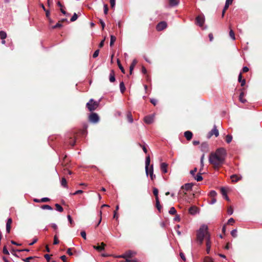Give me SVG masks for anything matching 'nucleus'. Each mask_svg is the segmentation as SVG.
Wrapping results in <instances>:
<instances>
[{
	"instance_id": "nucleus-1",
	"label": "nucleus",
	"mask_w": 262,
	"mask_h": 262,
	"mask_svg": "<svg viewBox=\"0 0 262 262\" xmlns=\"http://www.w3.org/2000/svg\"><path fill=\"white\" fill-rule=\"evenodd\" d=\"M227 152L224 148H217L214 152L210 154L209 162L214 165L215 168H219L225 162Z\"/></svg>"
},
{
	"instance_id": "nucleus-2",
	"label": "nucleus",
	"mask_w": 262,
	"mask_h": 262,
	"mask_svg": "<svg viewBox=\"0 0 262 262\" xmlns=\"http://www.w3.org/2000/svg\"><path fill=\"white\" fill-rule=\"evenodd\" d=\"M208 227L205 224L202 225L200 228L196 231V240L199 245H202L204 237H206L210 235L208 232Z\"/></svg>"
},
{
	"instance_id": "nucleus-3",
	"label": "nucleus",
	"mask_w": 262,
	"mask_h": 262,
	"mask_svg": "<svg viewBox=\"0 0 262 262\" xmlns=\"http://www.w3.org/2000/svg\"><path fill=\"white\" fill-rule=\"evenodd\" d=\"M150 162V156L149 155H148L145 159V172L147 176H148V174L149 176H150V174H154V168L152 165L151 166L150 169H149Z\"/></svg>"
},
{
	"instance_id": "nucleus-4",
	"label": "nucleus",
	"mask_w": 262,
	"mask_h": 262,
	"mask_svg": "<svg viewBox=\"0 0 262 262\" xmlns=\"http://www.w3.org/2000/svg\"><path fill=\"white\" fill-rule=\"evenodd\" d=\"M98 105L99 102L95 101L93 99H91L90 101L86 103V107L91 112L95 110Z\"/></svg>"
},
{
	"instance_id": "nucleus-5",
	"label": "nucleus",
	"mask_w": 262,
	"mask_h": 262,
	"mask_svg": "<svg viewBox=\"0 0 262 262\" xmlns=\"http://www.w3.org/2000/svg\"><path fill=\"white\" fill-rule=\"evenodd\" d=\"M89 120L92 123H96L99 120V117L96 113H93L89 116Z\"/></svg>"
},
{
	"instance_id": "nucleus-6",
	"label": "nucleus",
	"mask_w": 262,
	"mask_h": 262,
	"mask_svg": "<svg viewBox=\"0 0 262 262\" xmlns=\"http://www.w3.org/2000/svg\"><path fill=\"white\" fill-rule=\"evenodd\" d=\"M167 27V24L165 21H161L158 24L156 29L158 31H162Z\"/></svg>"
},
{
	"instance_id": "nucleus-7",
	"label": "nucleus",
	"mask_w": 262,
	"mask_h": 262,
	"mask_svg": "<svg viewBox=\"0 0 262 262\" xmlns=\"http://www.w3.org/2000/svg\"><path fill=\"white\" fill-rule=\"evenodd\" d=\"M205 21V18L203 16H198L196 17V23L200 27H202Z\"/></svg>"
},
{
	"instance_id": "nucleus-8",
	"label": "nucleus",
	"mask_w": 262,
	"mask_h": 262,
	"mask_svg": "<svg viewBox=\"0 0 262 262\" xmlns=\"http://www.w3.org/2000/svg\"><path fill=\"white\" fill-rule=\"evenodd\" d=\"M209 137L212 136V135H214L216 137L219 136V132L215 125L213 126V128L209 132Z\"/></svg>"
},
{
	"instance_id": "nucleus-9",
	"label": "nucleus",
	"mask_w": 262,
	"mask_h": 262,
	"mask_svg": "<svg viewBox=\"0 0 262 262\" xmlns=\"http://www.w3.org/2000/svg\"><path fill=\"white\" fill-rule=\"evenodd\" d=\"M154 119V115H149L144 117V122L147 124H151L153 122Z\"/></svg>"
},
{
	"instance_id": "nucleus-10",
	"label": "nucleus",
	"mask_w": 262,
	"mask_h": 262,
	"mask_svg": "<svg viewBox=\"0 0 262 262\" xmlns=\"http://www.w3.org/2000/svg\"><path fill=\"white\" fill-rule=\"evenodd\" d=\"M211 248V241H210V235H209L206 237V251L207 253H209Z\"/></svg>"
},
{
	"instance_id": "nucleus-11",
	"label": "nucleus",
	"mask_w": 262,
	"mask_h": 262,
	"mask_svg": "<svg viewBox=\"0 0 262 262\" xmlns=\"http://www.w3.org/2000/svg\"><path fill=\"white\" fill-rule=\"evenodd\" d=\"M12 222V220L11 218H9L7 219L6 223V232L8 233H9L11 229V225Z\"/></svg>"
},
{
	"instance_id": "nucleus-12",
	"label": "nucleus",
	"mask_w": 262,
	"mask_h": 262,
	"mask_svg": "<svg viewBox=\"0 0 262 262\" xmlns=\"http://www.w3.org/2000/svg\"><path fill=\"white\" fill-rule=\"evenodd\" d=\"M192 186L193 185L192 183H186L181 186V189H184L186 191H188L191 189Z\"/></svg>"
},
{
	"instance_id": "nucleus-13",
	"label": "nucleus",
	"mask_w": 262,
	"mask_h": 262,
	"mask_svg": "<svg viewBox=\"0 0 262 262\" xmlns=\"http://www.w3.org/2000/svg\"><path fill=\"white\" fill-rule=\"evenodd\" d=\"M198 212V208L196 206H191L189 209V213L192 215H194Z\"/></svg>"
},
{
	"instance_id": "nucleus-14",
	"label": "nucleus",
	"mask_w": 262,
	"mask_h": 262,
	"mask_svg": "<svg viewBox=\"0 0 262 262\" xmlns=\"http://www.w3.org/2000/svg\"><path fill=\"white\" fill-rule=\"evenodd\" d=\"M167 166H168V165L166 163L163 162L161 164V166H160L161 170L164 173H166L167 172Z\"/></svg>"
},
{
	"instance_id": "nucleus-15",
	"label": "nucleus",
	"mask_w": 262,
	"mask_h": 262,
	"mask_svg": "<svg viewBox=\"0 0 262 262\" xmlns=\"http://www.w3.org/2000/svg\"><path fill=\"white\" fill-rule=\"evenodd\" d=\"M192 135H193L192 132L189 130L186 131L184 133V136L186 138V139L188 141L192 139Z\"/></svg>"
},
{
	"instance_id": "nucleus-16",
	"label": "nucleus",
	"mask_w": 262,
	"mask_h": 262,
	"mask_svg": "<svg viewBox=\"0 0 262 262\" xmlns=\"http://www.w3.org/2000/svg\"><path fill=\"white\" fill-rule=\"evenodd\" d=\"M105 246L106 245L104 243H101V246H94L93 248L98 251H101L104 249Z\"/></svg>"
},
{
	"instance_id": "nucleus-17",
	"label": "nucleus",
	"mask_w": 262,
	"mask_h": 262,
	"mask_svg": "<svg viewBox=\"0 0 262 262\" xmlns=\"http://www.w3.org/2000/svg\"><path fill=\"white\" fill-rule=\"evenodd\" d=\"M208 144L206 142L202 143L200 146V149L203 152H206L208 150Z\"/></svg>"
},
{
	"instance_id": "nucleus-18",
	"label": "nucleus",
	"mask_w": 262,
	"mask_h": 262,
	"mask_svg": "<svg viewBox=\"0 0 262 262\" xmlns=\"http://www.w3.org/2000/svg\"><path fill=\"white\" fill-rule=\"evenodd\" d=\"M230 178L233 182H237L242 179L241 176H238L236 174H233L231 176Z\"/></svg>"
},
{
	"instance_id": "nucleus-19",
	"label": "nucleus",
	"mask_w": 262,
	"mask_h": 262,
	"mask_svg": "<svg viewBox=\"0 0 262 262\" xmlns=\"http://www.w3.org/2000/svg\"><path fill=\"white\" fill-rule=\"evenodd\" d=\"M109 80L111 82H114L116 80L115 73L113 70H111L110 76H109Z\"/></svg>"
},
{
	"instance_id": "nucleus-20",
	"label": "nucleus",
	"mask_w": 262,
	"mask_h": 262,
	"mask_svg": "<svg viewBox=\"0 0 262 262\" xmlns=\"http://www.w3.org/2000/svg\"><path fill=\"white\" fill-rule=\"evenodd\" d=\"M169 6L170 7H173L177 6L179 4V2L178 0H169Z\"/></svg>"
},
{
	"instance_id": "nucleus-21",
	"label": "nucleus",
	"mask_w": 262,
	"mask_h": 262,
	"mask_svg": "<svg viewBox=\"0 0 262 262\" xmlns=\"http://www.w3.org/2000/svg\"><path fill=\"white\" fill-rule=\"evenodd\" d=\"M137 63V61L136 59H135L133 60L132 63L129 67L130 74H132V71H133V69H134V67H135Z\"/></svg>"
},
{
	"instance_id": "nucleus-22",
	"label": "nucleus",
	"mask_w": 262,
	"mask_h": 262,
	"mask_svg": "<svg viewBox=\"0 0 262 262\" xmlns=\"http://www.w3.org/2000/svg\"><path fill=\"white\" fill-rule=\"evenodd\" d=\"M156 207H157V209L158 210V211L159 212H160L161 211V209L162 208V206L160 205V201H159V198H156Z\"/></svg>"
},
{
	"instance_id": "nucleus-23",
	"label": "nucleus",
	"mask_w": 262,
	"mask_h": 262,
	"mask_svg": "<svg viewBox=\"0 0 262 262\" xmlns=\"http://www.w3.org/2000/svg\"><path fill=\"white\" fill-rule=\"evenodd\" d=\"M232 2L233 0H226L223 10H226L228 8L229 5L232 4Z\"/></svg>"
},
{
	"instance_id": "nucleus-24",
	"label": "nucleus",
	"mask_w": 262,
	"mask_h": 262,
	"mask_svg": "<svg viewBox=\"0 0 262 262\" xmlns=\"http://www.w3.org/2000/svg\"><path fill=\"white\" fill-rule=\"evenodd\" d=\"M193 178L198 182L201 181L203 180V177L200 172L198 173L195 176H194Z\"/></svg>"
},
{
	"instance_id": "nucleus-25",
	"label": "nucleus",
	"mask_w": 262,
	"mask_h": 262,
	"mask_svg": "<svg viewBox=\"0 0 262 262\" xmlns=\"http://www.w3.org/2000/svg\"><path fill=\"white\" fill-rule=\"evenodd\" d=\"M119 86H120V92H121L122 94H123L125 90V87L124 82L123 81H122L120 83Z\"/></svg>"
},
{
	"instance_id": "nucleus-26",
	"label": "nucleus",
	"mask_w": 262,
	"mask_h": 262,
	"mask_svg": "<svg viewBox=\"0 0 262 262\" xmlns=\"http://www.w3.org/2000/svg\"><path fill=\"white\" fill-rule=\"evenodd\" d=\"M125 254H126V259H130L132 258V255L135 253L133 252L132 251H128L126 252Z\"/></svg>"
},
{
	"instance_id": "nucleus-27",
	"label": "nucleus",
	"mask_w": 262,
	"mask_h": 262,
	"mask_svg": "<svg viewBox=\"0 0 262 262\" xmlns=\"http://www.w3.org/2000/svg\"><path fill=\"white\" fill-rule=\"evenodd\" d=\"M244 96V93L243 92H242L240 93L239 96V100L242 103H245L246 102V100L245 99L243 98V97Z\"/></svg>"
},
{
	"instance_id": "nucleus-28",
	"label": "nucleus",
	"mask_w": 262,
	"mask_h": 262,
	"mask_svg": "<svg viewBox=\"0 0 262 262\" xmlns=\"http://www.w3.org/2000/svg\"><path fill=\"white\" fill-rule=\"evenodd\" d=\"M7 37V33L4 31H0V38L2 40L5 39Z\"/></svg>"
},
{
	"instance_id": "nucleus-29",
	"label": "nucleus",
	"mask_w": 262,
	"mask_h": 262,
	"mask_svg": "<svg viewBox=\"0 0 262 262\" xmlns=\"http://www.w3.org/2000/svg\"><path fill=\"white\" fill-rule=\"evenodd\" d=\"M61 185L64 188H67V182L65 178H62L61 180Z\"/></svg>"
},
{
	"instance_id": "nucleus-30",
	"label": "nucleus",
	"mask_w": 262,
	"mask_h": 262,
	"mask_svg": "<svg viewBox=\"0 0 262 262\" xmlns=\"http://www.w3.org/2000/svg\"><path fill=\"white\" fill-rule=\"evenodd\" d=\"M127 118L128 120V121L132 123L133 122V118L132 115V114L130 112H128L127 114Z\"/></svg>"
},
{
	"instance_id": "nucleus-31",
	"label": "nucleus",
	"mask_w": 262,
	"mask_h": 262,
	"mask_svg": "<svg viewBox=\"0 0 262 262\" xmlns=\"http://www.w3.org/2000/svg\"><path fill=\"white\" fill-rule=\"evenodd\" d=\"M232 140V136L231 135H227L226 136V141L227 143H230Z\"/></svg>"
},
{
	"instance_id": "nucleus-32",
	"label": "nucleus",
	"mask_w": 262,
	"mask_h": 262,
	"mask_svg": "<svg viewBox=\"0 0 262 262\" xmlns=\"http://www.w3.org/2000/svg\"><path fill=\"white\" fill-rule=\"evenodd\" d=\"M116 38L115 36L111 35V39H110V46H112L115 41H116Z\"/></svg>"
},
{
	"instance_id": "nucleus-33",
	"label": "nucleus",
	"mask_w": 262,
	"mask_h": 262,
	"mask_svg": "<svg viewBox=\"0 0 262 262\" xmlns=\"http://www.w3.org/2000/svg\"><path fill=\"white\" fill-rule=\"evenodd\" d=\"M55 207H56V209L57 211H59L60 212H61L63 211V208L59 204H55Z\"/></svg>"
},
{
	"instance_id": "nucleus-34",
	"label": "nucleus",
	"mask_w": 262,
	"mask_h": 262,
	"mask_svg": "<svg viewBox=\"0 0 262 262\" xmlns=\"http://www.w3.org/2000/svg\"><path fill=\"white\" fill-rule=\"evenodd\" d=\"M169 214H172V215H173V214H176L177 213V210L176 209H175L174 207H172L170 208V210L169 211Z\"/></svg>"
},
{
	"instance_id": "nucleus-35",
	"label": "nucleus",
	"mask_w": 262,
	"mask_h": 262,
	"mask_svg": "<svg viewBox=\"0 0 262 262\" xmlns=\"http://www.w3.org/2000/svg\"><path fill=\"white\" fill-rule=\"evenodd\" d=\"M209 196L211 197L212 198H215L216 195H217V193L214 190H211L209 192Z\"/></svg>"
},
{
	"instance_id": "nucleus-36",
	"label": "nucleus",
	"mask_w": 262,
	"mask_h": 262,
	"mask_svg": "<svg viewBox=\"0 0 262 262\" xmlns=\"http://www.w3.org/2000/svg\"><path fill=\"white\" fill-rule=\"evenodd\" d=\"M41 208L42 209H48L50 210H52L53 209L52 207L48 205H43L41 207Z\"/></svg>"
},
{
	"instance_id": "nucleus-37",
	"label": "nucleus",
	"mask_w": 262,
	"mask_h": 262,
	"mask_svg": "<svg viewBox=\"0 0 262 262\" xmlns=\"http://www.w3.org/2000/svg\"><path fill=\"white\" fill-rule=\"evenodd\" d=\"M229 36L232 39V40H234L235 39L234 33L232 29H230L229 31Z\"/></svg>"
},
{
	"instance_id": "nucleus-38",
	"label": "nucleus",
	"mask_w": 262,
	"mask_h": 262,
	"mask_svg": "<svg viewBox=\"0 0 262 262\" xmlns=\"http://www.w3.org/2000/svg\"><path fill=\"white\" fill-rule=\"evenodd\" d=\"M117 63H118V67H119V69H120V70L121 71V72L123 73H125V70H124L123 67H122V66L121 65V64L120 63V62L119 60H117Z\"/></svg>"
},
{
	"instance_id": "nucleus-39",
	"label": "nucleus",
	"mask_w": 262,
	"mask_h": 262,
	"mask_svg": "<svg viewBox=\"0 0 262 262\" xmlns=\"http://www.w3.org/2000/svg\"><path fill=\"white\" fill-rule=\"evenodd\" d=\"M153 193L154 195L155 196L156 199L159 198L158 197V189L156 188H153Z\"/></svg>"
},
{
	"instance_id": "nucleus-40",
	"label": "nucleus",
	"mask_w": 262,
	"mask_h": 262,
	"mask_svg": "<svg viewBox=\"0 0 262 262\" xmlns=\"http://www.w3.org/2000/svg\"><path fill=\"white\" fill-rule=\"evenodd\" d=\"M78 18V16L76 13H74L72 17L71 18V21H75Z\"/></svg>"
},
{
	"instance_id": "nucleus-41",
	"label": "nucleus",
	"mask_w": 262,
	"mask_h": 262,
	"mask_svg": "<svg viewBox=\"0 0 262 262\" xmlns=\"http://www.w3.org/2000/svg\"><path fill=\"white\" fill-rule=\"evenodd\" d=\"M103 8H104V14L106 15L108 13V10L107 5L106 4H104Z\"/></svg>"
},
{
	"instance_id": "nucleus-42",
	"label": "nucleus",
	"mask_w": 262,
	"mask_h": 262,
	"mask_svg": "<svg viewBox=\"0 0 262 262\" xmlns=\"http://www.w3.org/2000/svg\"><path fill=\"white\" fill-rule=\"evenodd\" d=\"M227 213L229 215H232L233 213V209L231 206L228 207L227 209Z\"/></svg>"
},
{
	"instance_id": "nucleus-43",
	"label": "nucleus",
	"mask_w": 262,
	"mask_h": 262,
	"mask_svg": "<svg viewBox=\"0 0 262 262\" xmlns=\"http://www.w3.org/2000/svg\"><path fill=\"white\" fill-rule=\"evenodd\" d=\"M62 26V25L60 23V21H59L55 25L53 26L52 28V29H56L57 28H60Z\"/></svg>"
},
{
	"instance_id": "nucleus-44",
	"label": "nucleus",
	"mask_w": 262,
	"mask_h": 262,
	"mask_svg": "<svg viewBox=\"0 0 262 262\" xmlns=\"http://www.w3.org/2000/svg\"><path fill=\"white\" fill-rule=\"evenodd\" d=\"M231 235L234 237H235L237 236V230L236 229H233L231 231Z\"/></svg>"
},
{
	"instance_id": "nucleus-45",
	"label": "nucleus",
	"mask_w": 262,
	"mask_h": 262,
	"mask_svg": "<svg viewBox=\"0 0 262 262\" xmlns=\"http://www.w3.org/2000/svg\"><path fill=\"white\" fill-rule=\"evenodd\" d=\"M221 191V193L223 196H226L227 195V191L224 188H222Z\"/></svg>"
},
{
	"instance_id": "nucleus-46",
	"label": "nucleus",
	"mask_w": 262,
	"mask_h": 262,
	"mask_svg": "<svg viewBox=\"0 0 262 262\" xmlns=\"http://www.w3.org/2000/svg\"><path fill=\"white\" fill-rule=\"evenodd\" d=\"M59 241L58 239V237H57V235H55L54 236V243H53V244L54 245H57V244H58L59 243Z\"/></svg>"
},
{
	"instance_id": "nucleus-47",
	"label": "nucleus",
	"mask_w": 262,
	"mask_h": 262,
	"mask_svg": "<svg viewBox=\"0 0 262 262\" xmlns=\"http://www.w3.org/2000/svg\"><path fill=\"white\" fill-rule=\"evenodd\" d=\"M75 139H70V141H69V144L71 145V146H74L75 144Z\"/></svg>"
},
{
	"instance_id": "nucleus-48",
	"label": "nucleus",
	"mask_w": 262,
	"mask_h": 262,
	"mask_svg": "<svg viewBox=\"0 0 262 262\" xmlns=\"http://www.w3.org/2000/svg\"><path fill=\"white\" fill-rule=\"evenodd\" d=\"M99 53V50H96L93 55V58H96L97 57H98Z\"/></svg>"
},
{
	"instance_id": "nucleus-49",
	"label": "nucleus",
	"mask_w": 262,
	"mask_h": 262,
	"mask_svg": "<svg viewBox=\"0 0 262 262\" xmlns=\"http://www.w3.org/2000/svg\"><path fill=\"white\" fill-rule=\"evenodd\" d=\"M99 23L101 25L102 29L103 30L105 27V23L102 19H99Z\"/></svg>"
},
{
	"instance_id": "nucleus-50",
	"label": "nucleus",
	"mask_w": 262,
	"mask_h": 262,
	"mask_svg": "<svg viewBox=\"0 0 262 262\" xmlns=\"http://www.w3.org/2000/svg\"><path fill=\"white\" fill-rule=\"evenodd\" d=\"M197 171V168L195 167L193 169L191 170L190 171V174L193 176L194 177L195 176V173Z\"/></svg>"
},
{
	"instance_id": "nucleus-51",
	"label": "nucleus",
	"mask_w": 262,
	"mask_h": 262,
	"mask_svg": "<svg viewBox=\"0 0 262 262\" xmlns=\"http://www.w3.org/2000/svg\"><path fill=\"white\" fill-rule=\"evenodd\" d=\"M80 234L81 236L84 239H86V232L84 231H82L81 232Z\"/></svg>"
},
{
	"instance_id": "nucleus-52",
	"label": "nucleus",
	"mask_w": 262,
	"mask_h": 262,
	"mask_svg": "<svg viewBox=\"0 0 262 262\" xmlns=\"http://www.w3.org/2000/svg\"><path fill=\"white\" fill-rule=\"evenodd\" d=\"M3 252L6 255H9V252L8 250L7 249L6 246H5L3 248Z\"/></svg>"
},
{
	"instance_id": "nucleus-53",
	"label": "nucleus",
	"mask_w": 262,
	"mask_h": 262,
	"mask_svg": "<svg viewBox=\"0 0 262 262\" xmlns=\"http://www.w3.org/2000/svg\"><path fill=\"white\" fill-rule=\"evenodd\" d=\"M82 193H83L82 190H78L76 191L75 192H74L73 193H71V195H76V194H78Z\"/></svg>"
},
{
	"instance_id": "nucleus-54",
	"label": "nucleus",
	"mask_w": 262,
	"mask_h": 262,
	"mask_svg": "<svg viewBox=\"0 0 262 262\" xmlns=\"http://www.w3.org/2000/svg\"><path fill=\"white\" fill-rule=\"evenodd\" d=\"M116 0H110L111 7L113 8L115 6Z\"/></svg>"
},
{
	"instance_id": "nucleus-55",
	"label": "nucleus",
	"mask_w": 262,
	"mask_h": 262,
	"mask_svg": "<svg viewBox=\"0 0 262 262\" xmlns=\"http://www.w3.org/2000/svg\"><path fill=\"white\" fill-rule=\"evenodd\" d=\"M52 227L55 230H56V232H57V229H58V227H57V226L56 224L55 223H52L51 224Z\"/></svg>"
},
{
	"instance_id": "nucleus-56",
	"label": "nucleus",
	"mask_w": 262,
	"mask_h": 262,
	"mask_svg": "<svg viewBox=\"0 0 262 262\" xmlns=\"http://www.w3.org/2000/svg\"><path fill=\"white\" fill-rule=\"evenodd\" d=\"M150 101L154 105H156L157 103V100L154 98L150 99Z\"/></svg>"
},
{
	"instance_id": "nucleus-57",
	"label": "nucleus",
	"mask_w": 262,
	"mask_h": 262,
	"mask_svg": "<svg viewBox=\"0 0 262 262\" xmlns=\"http://www.w3.org/2000/svg\"><path fill=\"white\" fill-rule=\"evenodd\" d=\"M173 220L175 221L180 222V216L179 215L177 214L174 218L173 219Z\"/></svg>"
},
{
	"instance_id": "nucleus-58",
	"label": "nucleus",
	"mask_w": 262,
	"mask_h": 262,
	"mask_svg": "<svg viewBox=\"0 0 262 262\" xmlns=\"http://www.w3.org/2000/svg\"><path fill=\"white\" fill-rule=\"evenodd\" d=\"M50 201V199L48 198H43L40 200L41 202H46Z\"/></svg>"
},
{
	"instance_id": "nucleus-59",
	"label": "nucleus",
	"mask_w": 262,
	"mask_h": 262,
	"mask_svg": "<svg viewBox=\"0 0 262 262\" xmlns=\"http://www.w3.org/2000/svg\"><path fill=\"white\" fill-rule=\"evenodd\" d=\"M33 258V257L32 256H30V257H28L27 258H26L25 259H23V260L25 261V262H30V260L32 259Z\"/></svg>"
},
{
	"instance_id": "nucleus-60",
	"label": "nucleus",
	"mask_w": 262,
	"mask_h": 262,
	"mask_svg": "<svg viewBox=\"0 0 262 262\" xmlns=\"http://www.w3.org/2000/svg\"><path fill=\"white\" fill-rule=\"evenodd\" d=\"M67 218H68V221H69L70 223L72 224L73 223V221L71 215H68L67 216Z\"/></svg>"
},
{
	"instance_id": "nucleus-61",
	"label": "nucleus",
	"mask_w": 262,
	"mask_h": 262,
	"mask_svg": "<svg viewBox=\"0 0 262 262\" xmlns=\"http://www.w3.org/2000/svg\"><path fill=\"white\" fill-rule=\"evenodd\" d=\"M140 146L141 147H142V149H143V151H144L145 154H146V153H147V149L146 147H145V146H144V145H143V146H142V145H141V144H140Z\"/></svg>"
},
{
	"instance_id": "nucleus-62",
	"label": "nucleus",
	"mask_w": 262,
	"mask_h": 262,
	"mask_svg": "<svg viewBox=\"0 0 262 262\" xmlns=\"http://www.w3.org/2000/svg\"><path fill=\"white\" fill-rule=\"evenodd\" d=\"M216 202V200L215 198H212L211 201L209 203V204L212 205L214 204Z\"/></svg>"
},
{
	"instance_id": "nucleus-63",
	"label": "nucleus",
	"mask_w": 262,
	"mask_h": 262,
	"mask_svg": "<svg viewBox=\"0 0 262 262\" xmlns=\"http://www.w3.org/2000/svg\"><path fill=\"white\" fill-rule=\"evenodd\" d=\"M249 71V68L245 66L243 68L242 71L244 73L247 72Z\"/></svg>"
},
{
	"instance_id": "nucleus-64",
	"label": "nucleus",
	"mask_w": 262,
	"mask_h": 262,
	"mask_svg": "<svg viewBox=\"0 0 262 262\" xmlns=\"http://www.w3.org/2000/svg\"><path fill=\"white\" fill-rule=\"evenodd\" d=\"M60 258L63 262H67V257L66 255H62L60 257Z\"/></svg>"
}]
</instances>
